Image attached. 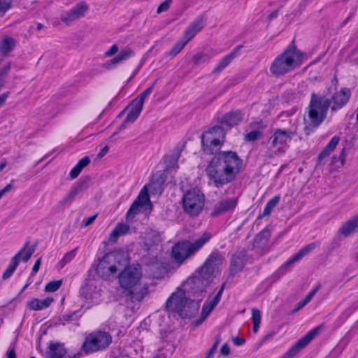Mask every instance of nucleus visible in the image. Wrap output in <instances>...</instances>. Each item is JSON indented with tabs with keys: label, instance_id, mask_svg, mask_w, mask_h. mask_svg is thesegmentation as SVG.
Returning <instances> with one entry per match:
<instances>
[{
	"label": "nucleus",
	"instance_id": "1",
	"mask_svg": "<svg viewBox=\"0 0 358 358\" xmlns=\"http://www.w3.org/2000/svg\"><path fill=\"white\" fill-rule=\"evenodd\" d=\"M241 159L232 151L220 152L215 155L206 168L210 180L217 187L231 182L239 173Z\"/></svg>",
	"mask_w": 358,
	"mask_h": 358
},
{
	"label": "nucleus",
	"instance_id": "2",
	"mask_svg": "<svg viewBox=\"0 0 358 358\" xmlns=\"http://www.w3.org/2000/svg\"><path fill=\"white\" fill-rule=\"evenodd\" d=\"M203 289L196 290L194 299H187L183 290L178 289L174 292L166 302L167 309L173 313H177L181 317H192L199 309V302L204 297Z\"/></svg>",
	"mask_w": 358,
	"mask_h": 358
},
{
	"label": "nucleus",
	"instance_id": "3",
	"mask_svg": "<svg viewBox=\"0 0 358 358\" xmlns=\"http://www.w3.org/2000/svg\"><path fill=\"white\" fill-rule=\"evenodd\" d=\"M142 273L138 266H125L119 274L122 288L129 291L131 299L141 301L148 293V288L140 282Z\"/></svg>",
	"mask_w": 358,
	"mask_h": 358
},
{
	"label": "nucleus",
	"instance_id": "4",
	"mask_svg": "<svg viewBox=\"0 0 358 358\" xmlns=\"http://www.w3.org/2000/svg\"><path fill=\"white\" fill-rule=\"evenodd\" d=\"M129 262V255L122 250H115L105 255L96 266L97 274L108 279L123 268Z\"/></svg>",
	"mask_w": 358,
	"mask_h": 358
},
{
	"label": "nucleus",
	"instance_id": "5",
	"mask_svg": "<svg viewBox=\"0 0 358 358\" xmlns=\"http://www.w3.org/2000/svg\"><path fill=\"white\" fill-rule=\"evenodd\" d=\"M303 54L294 47L288 48L272 62L270 71L276 76L283 75L299 66Z\"/></svg>",
	"mask_w": 358,
	"mask_h": 358
},
{
	"label": "nucleus",
	"instance_id": "6",
	"mask_svg": "<svg viewBox=\"0 0 358 358\" xmlns=\"http://www.w3.org/2000/svg\"><path fill=\"white\" fill-rule=\"evenodd\" d=\"M222 263L223 257L220 254H211L201 267L199 276L189 280L187 285H196L201 282L203 286L207 285L220 273Z\"/></svg>",
	"mask_w": 358,
	"mask_h": 358
},
{
	"label": "nucleus",
	"instance_id": "7",
	"mask_svg": "<svg viewBox=\"0 0 358 358\" xmlns=\"http://www.w3.org/2000/svg\"><path fill=\"white\" fill-rule=\"evenodd\" d=\"M330 106V98L313 94L308 107V118L305 119L306 127H318L325 119Z\"/></svg>",
	"mask_w": 358,
	"mask_h": 358
},
{
	"label": "nucleus",
	"instance_id": "8",
	"mask_svg": "<svg viewBox=\"0 0 358 358\" xmlns=\"http://www.w3.org/2000/svg\"><path fill=\"white\" fill-rule=\"evenodd\" d=\"M210 238L211 235L206 232L194 242L183 241L178 243L173 248V256L177 261L182 262L201 248Z\"/></svg>",
	"mask_w": 358,
	"mask_h": 358
},
{
	"label": "nucleus",
	"instance_id": "9",
	"mask_svg": "<svg viewBox=\"0 0 358 358\" xmlns=\"http://www.w3.org/2000/svg\"><path fill=\"white\" fill-rule=\"evenodd\" d=\"M112 343L111 335L105 331H94L89 334L82 345L87 354L103 350Z\"/></svg>",
	"mask_w": 358,
	"mask_h": 358
},
{
	"label": "nucleus",
	"instance_id": "10",
	"mask_svg": "<svg viewBox=\"0 0 358 358\" xmlns=\"http://www.w3.org/2000/svg\"><path fill=\"white\" fill-rule=\"evenodd\" d=\"M225 132L221 126H215L205 131L201 136L203 151L207 154L217 152L223 143Z\"/></svg>",
	"mask_w": 358,
	"mask_h": 358
},
{
	"label": "nucleus",
	"instance_id": "11",
	"mask_svg": "<svg viewBox=\"0 0 358 358\" xmlns=\"http://www.w3.org/2000/svg\"><path fill=\"white\" fill-rule=\"evenodd\" d=\"M204 201V195L199 189L187 191L182 201L184 211L192 216H196L202 210Z\"/></svg>",
	"mask_w": 358,
	"mask_h": 358
},
{
	"label": "nucleus",
	"instance_id": "12",
	"mask_svg": "<svg viewBox=\"0 0 358 358\" xmlns=\"http://www.w3.org/2000/svg\"><path fill=\"white\" fill-rule=\"evenodd\" d=\"M296 134V128L288 129H276L269 138L270 148L274 152L282 153L285 151L287 143Z\"/></svg>",
	"mask_w": 358,
	"mask_h": 358
},
{
	"label": "nucleus",
	"instance_id": "13",
	"mask_svg": "<svg viewBox=\"0 0 358 358\" xmlns=\"http://www.w3.org/2000/svg\"><path fill=\"white\" fill-rule=\"evenodd\" d=\"M152 185H145L140 192L137 199L132 203L127 214V219H132L135 215L139 213L141 208L150 205V199L148 195V189H150Z\"/></svg>",
	"mask_w": 358,
	"mask_h": 358
},
{
	"label": "nucleus",
	"instance_id": "14",
	"mask_svg": "<svg viewBox=\"0 0 358 358\" xmlns=\"http://www.w3.org/2000/svg\"><path fill=\"white\" fill-rule=\"evenodd\" d=\"M87 9V6L85 3L80 2L71 10L63 12L60 15V20L66 25L69 26L76 20L83 17Z\"/></svg>",
	"mask_w": 358,
	"mask_h": 358
},
{
	"label": "nucleus",
	"instance_id": "15",
	"mask_svg": "<svg viewBox=\"0 0 358 358\" xmlns=\"http://www.w3.org/2000/svg\"><path fill=\"white\" fill-rule=\"evenodd\" d=\"M320 330V327H318L310 331L305 336L299 340L297 343L287 351L285 356L287 358H291L296 355L318 334Z\"/></svg>",
	"mask_w": 358,
	"mask_h": 358
},
{
	"label": "nucleus",
	"instance_id": "16",
	"mask_svg": "<svg viewBox=\"0 0 358 358\" xmlns=\"http://www.w3.org/2000/svg\"><path fill=\"white\" fill-rule=\"evenodd\" d=\"M48 358H80L81 352L67 354L64 345L59 343H51L47 352Z\"/></svg>",
	"mask_w": 358,
	"mask_h": 358
},
{
	"label": "nucleus",
	"instance_id": "17",
	"mask_svg": "<svg viewBox=\"0 0 358 358\" xmlns=\"http://www.w3.org/2000/svg\"><path fill=\"white\" fill-rule=\"evenodd\" d=\"M101 289L93 282L87 283L81 289V294L89 303H97L101 296Z\"/></svg>",
	"mask_w": 358,
	"mask_h": 358
},
{
	"label": "nucleus",
	"instance_id": "18",
	"mask_svg": "<svg viewBox=\"0 0 358 358\" xmlns=\"http://www.w3.org/2000/svg\"><path fill=\"white\" fill-rule=\"evenodd\" d=\"M128 108H129V112L124 122L118 128L119 131L124 129L127 124L133 123L138 118L142 110L143 106L136 101H133L129 106Z\"/></svg>",
	"mask_w": 358,
	"mask_h": 358
},
{
	"label": "nucleus",
	"instance_id": "19",
	"mask_svg": "<svg viewBox=\"0 0 358 358\" xmlns=\"http://www.w3.org/2000/svg\"><path fill=\"white\" fill-rule=\"evenodd\" d=\"M224 286V285L222 286L216 296L213 298H208L204 303L201 311V320L198 322V324H201L208 316L215 306L217 304L222 294Z\"/></svg>",
	"mask_w": 358,
	"mask_h": 358
},
{
	"label": "nucleus",
	"instance_id": "20",
	"mask_svg": "<svg viewBox=\"0 0 358 358\" xmlns=\"http://www.w3.org/2000/svg\"><path fill=\"white\" fill-rule=\"evenodd\" d=\"M16 41L13 37L3 34L0 38V55L8 56L15 48Z\"/></svg>",
	"mask_w": 358,
	"mask_h": 358
},
{
	"label": "nucleus",
	"instance_id": "21",
	"mask_svg": "<svg viewBox=\"0 0 358 358\" xmlns=\"http://www.w3.org/2000/svg\"><path fill=\"white\" fill-rule=\"evenodd\" d=\"M358 231V215L345 222L338 230V233L347 237Z\"/></svg>",
	"mask_w": 358,
	"mask_h": 358
},
{
	"label": "nucleus",
	"instance_id": "22",
	"mask_svg": "<svg viewBox=\"0 0 358 358\" xmlns=\"http://www.w3.org/2000/svg\"><path fill=\"white\" fill-rule=\"evenodd\" d=\"M204 27L201 17L195 20L185 31L182 38L187 42L190 41Z\"/></svg>",
	"mask_w": 358,
	"mask_h": 358
},
{
	"label": "nucleus",
	"instance_id": "23",
	"mask_svg": "<svg viewBox=\"0 0 358 358\" xmlns=\"http://www.w3.org/2000/svg\"><path fill=\"white\" fill-rule=\"evenodd\" d=\"M350 96V90L349 89L343 88L340 92H336L331 96L334 101V105L331 106L332 110H336L338 108L343 107L348 101Z\"/></svg>",
	"mask_w": 358,
	"mask_h": 358
},
{
	"label": "nucleus",
	"instance_id": "24",
	"mask_svg": "<svg viewBox=\"0 0 358 358\" xmlns=\"http://www.w3.org/2000/svg\"><path fill=\"white\" fill-rule=\"evenodd\" d=\"M245 252L244 250L236 252L232 257L230 271L234 274L242 270L245 264Z\"/></svg>",
	"mask_w": 358,
	"mask_h": 358
},
{
	"label": "nucleus",
	"instance_id": "25",
	"mask_svg": "<svg viewBox=\"0 0 358 358\" xmlns=\"http://www.w3.org/2000/svg\"><path fill=\"white\" fill-rule=\"evenodd\" d=\"M237 203V199L236 198H230L221 201L215 207L213 212L214 215H217L226 213L227 211L233 210Z\"/></svg>",
	"mask_w": 358,
	"mask_h": 358
},
{
	"label": "nucleus",
	"instance_id": "26",
	"mask_svg": "<svg viewBox=\"0 0 358 358\" xmlns=\"http://www.w3.org/2000/svg\"><path fill=\"white\" fill-rule=\"evenodd\" d=\"M340 138L337 136H334L326 147L322 150L317 157L318 164H323L324 160L328 157L337 146Z\"/></svg>",
	"mask_w": 358,
	"mask_h": 358
},
{
	"label": "nucleus",
	"instance_id": "27",
	"mask_svg": "<svg viewBox=\"0 0 358 358\" xmlns=\"http://www.w3.org/2000/svg\"><path fill=\"white\" fill-rule=\"evenodd\" d=\"M133 54L134 52L130 48H125L122 49L116 57L108 61L106 63V66L108 68H112L115 65L127 60L130 57H131Z\"/></svg>",
	"mask_w": 358,
	"mask_h": 358
},
{
	"label": "nucleus",
	"instance_id": "28",
	"mask_svg": "<svg viewBox=\"0 0 358 358\" xmlns=\"http://www.w3.org/2000/svg\"><path fill=\"white\" fill-rule=\"evenodd\" d=\"M242 119L243 115L240 111L236 110L225 115L222 117L221 123L228 127H231L238 124Z\"/></svg>",
	"mask_w": 358,
	"mask_h": 358
},
{
	"label": "nucleus",
	"instance_id": "29",
	"mask_svg": "<svg viewBox=\"0 0 358 358\" xmlns=\"http://www.w3.org/2000/svg\"><path fill=\"white\" fill-rule=\"evenodd\" d=\"M129 226L125 223H119L116 225L115 229L110 233L108 237V241L110 243H114L117 241V238L122 235L128 233Z\"/></svg>",
	"mask_w": 358,
	"mask_h": 358
},
{
	"label": "nucleus",
	"instance_id": "30",
	"mask_svg": "<svg viewBox=\"0 0 358 358\" xmlns=\"http://www.w3.org/2000/svg\"><path fill=\"white\" fill-rule=\"evenodd\" d=\"M315 248L314 243L309 244L300 250L296 254L292 256L285 264L284 267H288L301 259Z\"/></svg>",
	"mask_w": 358,
	"mask_h": 358
},
{
	"label": "nucleus",
	"instance_id": "31",
	"mask_svg": "<svg viewBox=\"0 0 358 358\" xmlns=\"http://www.w3.org/2000/svg\"><path fill=\"white\" fill-rule=\"evenodd\" d=\"M53 299L51 297H48L43 300L33 299L28 303L27 306L31 310H40L49 307Z\"/></svg>",
	"mask_w": 358,
	"mask_h": 358
},
{
	"label": "nucleus",
	"instance_id": "32",
	"mask_svg": "<svg viewBox=\"0 0 358 358\" xmlns=\"http://www.w3.org/2000/svg\"><path fill=\"white\" fill-rule=\"evenodd\" d=\"M241 46H238L236 48H234L232 52H231L229 54L224 57L216 68L215 69V72H220L222 70H223L227 66L229 65V64L236 57V56L238 55L239 50H241Z\"/></svg>",
	"mask_w": 358,
	"mask_h": 358
},
{
	"label": "nucleus",
	"instance_id": "33",
	"mask_svg": "<svg viewBox=\"0 0 358 358\" xmlns=\"http://www.w3.org/2000/svg\"><path fill=\"white\" fill-rule=\"evenodd\" d=\"M215 54V51L213 50L206 52H199L193 56L192 61L194 64L199 65L201 63L208 62Z\"/></svg>",
	"mask_w": 358,
	"mask_h": 358
},
{
	"label": "nucleus",
	"instance_id": "34",
	"mask_svg": "<svg viewBox=\"0 0 358 358\" xmlns=\"http://www.w3.org/2000/svg\"><path fill=\"white\" fill-rule=\"evenodd\" d=\"M270 233L268 231H262L257 234L254 240V246L261 249H264L268 242Z\"/></svg>",
	"mask_w": 358,
	"mask_h": 358
},
{
	"label": "nucleus",
	"instance_id": "35",
	"mask_svg": "<svg viewBox=\"0 0 358 358\" xmlns=\"http://www.w3.org/2000/svg\"><path fill=\"white\" fill-rule=\"evenodd\" d=\"M80 190L81 187L80 186L72 187L69 193L59 201V205L66 206L71 204L76 196L78 194Z\"/></svg>",
	"mask_w": 358,
	"mask_h": 358
},
{
	"label": "nucleus",
	"instance_id": "36",
	"mask_svg": "<svg viewBox=\"0 0 358 358\" xmlns=\"http://www.w3.org/2000/svg\"><path fill=\"white\" fill-rule=\"evenodd\" d=\"M280 200V196H275L271 199L266 205L264 212L259 215V217L268 216L272 212L273 209L278 205Z\"/></svg>",
	"mask_w": 358,
	"mask_h": 358
},
{
	"label": "nucleus",
	"instance_id": "37",
	"mask_svg": "<svg viewBox=\"0 0 358 358\" xmlns=\"http://www.w3.org/2000/svg\"><path fill=\"white\" fill-rule=\"evenodd\" d=\"M34 250L33 248H27V245H25L16 255L14 257H17L18 259V263L20 259L23 262H27L29 258L31 257L34 253Z\"/></svg>",
	"mask_w": 358,
	"mask_h": 358
},
{
	"label": "nucleus",
	"instance_id": "38",
	"mask_svg": "<svg viewBox=\"0 0 358 358\" xmlns=\"http://www.w3.org/2000/svg\"><path fill=\"white\" fill-rule=\"evenodd\" d=\"M18 264H18V259H17V257H13L11 259V261H10V263L8 267L5 271V272L3 273L2 278L4 280L8 279V278H10L11 276V275L13 274V273L14 272V271L15 270V268H17V266H18Z\"/></svg>",
	"mask_w": 358,
	"mask_h": 358
},
{
	"label": "nucleus",
	"instance_id": "39",
	"mask_svg": "<svg viewBox=\"0 0 358 358\" xmlns=\"http://www.w3.org/2000/svg\"><path fill=\"white\" fill-rule=\"evenodd\" d=\"M187 43L188 42L182 37L169 51L168 55L176 56L184 48Z\"/></svg>",
	"mask_w": 358,
	"mask_h": 358
},
{
	"label": "nucleus",
	"instance_id": "40",
	"mask_svg": "<svg viewBox=\"0 0 358 358\" xmlns=\"http://www.w3.org/2000/svg\"><path fill=\"white\" fill-rule=\"evenodd\" d=\"M252 320L253 322V331L257 333L261 323V313L257 309L253 308L252 310Z\"/></svg>",
	"mask_w": 358,
	"mask_h": 358
},
{
	"label": "nucleus",
	"instance_id": "41",
	"mask_svg": "<svg viewBox=\"0 0 358 358\" xmlns=\"http://www.w3.org/2000/svg\"><path fill=\"white\" fill-rule=\"evenodd\" d=\"M345 150H343L338 156V160L337 159V157L336 156H334L332 157L331 166H333L334 169H338L341 166H343L344 162H345Z\"/></svg>",
	"mask_w": 358,
	"mask_h": 358
},
{
	"label": "nucleus",
	"instance_id": "42",
	"mask_svg": "<svg viewBox=\"0 0 358 358\" xmlns=\"http://www.w3.org/2000/svg\"><path fill=\"white\" fill-rule=\"evenodd\" d=\"M76 255V249H73L64 255L63 258L59 262L58 266L62 268L67 263L70 262Z\"/></svg>",
	"mask_w": 358,
	"mask_h": 358
},
{
	"label": "nucleus",
	"instance_id": "43",
	"mask_svg": "<svg viewBox=\"0 0 358 358\" xmlns=\"http://www.w3.org/2000/svg\"><path fill=\"white\" fill-rule=\"evenodd\" d=\"M262 135V130L261 129H253L245 134V139L248 141H254L259 138Z\"/></svg>",
	"mask_w": 358,
	"mask_h": 358
},
{
	"label": "nucleus",
	"instance_id": "44",
	"mask_svg": "<svg viewBox=\"0 0 358 358\" xmlns=\"http://www.w3.org/2000/svg\"><path fill=\"white\" fill-rule=\"evenodd\" d=\"M155 83H154L150 87H148L143 91L138 96H137L134 101L140 103L143 106L145 99L151 94L153 90V87Z\"/></svg>",
	"mask_w": 358,
	"mask_h": 358
},
{
	"label": "nucleus",
	"instance_id": "45",
	"mask_svg": "<svg viewBox=\"0 0 358 358\" xmlns=\"http://www.w3.org/2000/svg\"><path fill=\"white\" fill-rule=\"evenodd\" d=\"M320 286V285H317L314 289H313L307 296L306 297L299 301L297 304V310L303 308L304 306H306L312 299L313 297L315 296V294H316V292L319 290Z\"/></svg>",
	"mask_w": 358,
	"mask_h": 358
},
{
	"label": "nucleus",
	"instance_id": "46",
	"mask_svg": "<svg viewBox=\"0 0 358 358\" xmlns=\"http://www.w3.org/2000/svg\"><path fill=\"white\" fill-rule=\"evenodd\" d=\"M62 285L61 280H55L50 282L45 288V290L48 292H52L57 290Z\"/></svg>",
	"mask_w": 358,
	"mask_h": 358
},
{
	"label": "nucleus",
	"instance_id": "47",
	"mask_svg": "<svg viewBox=\"0 0 358 358\" xmlns=\"http://www.w3.org/2000/svg\"><path fill=\"white\" fill-rule=\"evenodd\" d=\"M10 69V65L8 64L6 66L3 67L0 70V90L4 85V79Z\"/></svg>",
	"mask_w": 358,
	"mask_h": 358
},
{
	"label": "nucleus",
	"instance_id": "48",
	"mask_svg": "<svg viewBox=\"0 0 358 358\" xmlns=\"http://www.w3.org/2000/svg\"><path fill=\"white\" fill-rule=\"evenodd\" d=\"M10 0H0V12L5 13L10 7Z\"/></svg>",
	"mask_w": 358,
	"mask_h": 358
},
{
	"label": "nucleus",
	"instance_id": "49",
	"mask_svg": "<svg viewBox=\"0 0 358 358\" xmlns=\"http://www.w3.org/2000/svg\"><path fill=\"white\" fill-rule=\"evenodd\" d=\"M172 2V0H166L162 3L160 4V6L157 8V13H160L162 12L166 11L169 9L171 3Z\"/></svg>",
	"mask_w": 358,
	"mask_h": 358
},
{
	"label": "nucleus",
	"instance_id": "50",
	"mask_svg": "<svg viewBox=\"0 0 358 358\" xmlns=\"http://www.w3.org/2000/svg\"><path fill=\"white\" fill-rule=\"evenodd\" d=\"M82 169L77 164L72 169L70 172V177L73 179L76 178L79 173L81 172Z\"/></svg>",
	"mask_w": 358,
	"mask_h": 358
},
{
	"label": "nucleus",
	"instance_id": "51",
	"mask_svg": "<svg viewBox=\"0 0 358 358\" xmlns=\"http://www.w3.org/2000/svg\"><path fill=\"white\" fill-rule=\"evenodd\" d=\"M96 217V215L85 218L82 222V226L85 227L90 225L94 221Z\"/></svg>",
	"mask_w": 358,
	"mask_h": 358
},
{
	"label": "nucleus",
	"instance_id": "52",
	"mask_svg": "<svg viewBox=\"0 0 358 358\" xmlns=\"http://www.w3.org/2000/svg\"><path fill=\"white\" fill-rule=\"evenodd\" d=\"M118 51V47L117 45H112L108 50H107L105 53L106 57H111L116 54Z\"/></svg>",
	"mask_w": 358,
	"mask_h": 358
},
{
	"label": "nucleus",
	"instance_id": "53",
	"mask_svg": "<svg viewBox=\"0 0 358 358\" xmlns=\"http://www.w3.org/2000/svg\"><path fill=\"white\" fill-rule=\"evenodd\" d=\"M90 159L88 157H85L83 159H81L77 165L83 169L84 167L87 166L90 164Z\"/></svg>",
	"mask_w": 358,
	"mask_h": 358
},
{
	"label": "nucleus",
	"instance_id": "54",
	"mask_svg": "<svg viewBox=\"0 0 358 358\" xmlns=\"http://www.w3.org/2000/svg\"><path fill=\"white\" fill-rule=\"evenodd\" d=\"M6 358H16L15 352L14 350V347L10 346L7 352H6Z\"/></svg>",
	"mask_w": 358,
	"mask_h": 358
},
{
	"label": "nucleus",
	"instance_id": "55",
	"mask_svg": "<svg viewBox=\"0 0 358 358\" xmlns=\"http://www.w3.org/2000/svg\"><path fill=\"white\" fill-rule=\"evenodd\" d=\"M220 352L222 355H228L230 352V350H229V346L227 345V344H224L222 348H221V350H220Z\"/></svg>",
	"mask_w": 358,
	"mask_h": 358
},
{
	"label": "nucleus",
	"instance_id": "56",
	"mask_svg": "<svg viewBox=\"0 0 358 358\" xmlns=\"http://www.w3.org/2000/svg\"><path fill=\"white\" fill-rule=\"evenodd\" d=\"M109 150V147L106 145L104 148H103L101 151L99 152L98 154V157L99 158H101L103 157L105 155H106L108 153Z\"/></svg>",
	"mask_w": 358,
	"mask_h": 358
},
{
	"label": "nucleus",
	"instance_id": "57",
	"mask_svg": "<svg viewBox=\"0 0 358 358\" xmlns=\"http://www.w3.org/2000/svg\"><path fill=\"white\" fill-rule=\"evenodd\" d=\"M12 188V185L10 184L7 185L3 189L0 190V199L4 195L6 192H9Z\"/></svg>",
	"mask_w": 358,
	"mask_h": 358
},
{
	"label": "nucleus",
	"instance_id": "58",
	"mask_svg": "<svg viewBox=\"0 0 358 358\" xmlns=\"http://www.w3.org/2000/svg\"><path fill=\"white\" fill-rule=\"evenodd\" d=\"M40 265H41V259H37V261L35 262L34 266H33V268H32V272L34 273H36L38 272V269H39V267H40Z\"/></svg>",
	"mask_w": 358,
	"mask_h": 358
},
{
	"label": "nucleus",
	"instance_id": "59",
	"mask_svg": "<svg viewBox=\"0 0 358 358\" xmlns=\"http://www.w3.org/2000/svg\"><path fill=\"white\" fill-rule=\"evenodd\" d=\"M233 342L236 345H241L245 343V339L236 337L233 339Z\"/></svg>",
	"mask_w": 358,
	"mask_h": 358
},
{
	"label": "nucleus",
	"instance_id": "60",
	"mask_svg": "<svg viewBox=\"0 0 358 358\" xmlns=\"http://www.w3.org/2000/svg\"><path fill=\"white\" fill-rule=\"evenodd\" d=\"M272 283H273V282H272V281H271L270 280H265V281L263 282V284H262V285H265V287H264V289L263 292H264V291H266V289H268L271 286Z\"/></svg>",
	"mask_w": 358,
	"mask_h": 358
},
{
	"label": "nucleus",
	"instance_id": "61",
	"mask_svg": "<svg viewBox=\"0 0 358 358\" xmlns=\"http://www.w3.org/2000/svg\"><path fill=\"white\" fill-rule=\"evenodd\" d=\"M7 97H8L7 93L0 94V107L4 103Z\"/></svg>",
	"mask_w": 358,
	"mask_h": 358
},
{
	"label": "nucleus",
	"instance_id": "62",
	"mask_svg": "<svg viewBox=\"0 0 358 358\" xmlns=\"http://www.w3.org/2000/svg\"><path fill=\"white\" fill-rule=\"evenodd\" d=\"M274 335L273 332H270L268 334H266L262 340V343H264L268 339H271Z\"/></svg>",
	"mask_w": 358,
	"mask_h": 358
},
{
	"label": "nucleus",
	"instance_id": "63",
	"mask_svg": "<svg viewBox=\"0 0 358 358\" xmlns=\"http://www.w3.org/2000/svg\"><path fill=\"white\" fill-rule=\"evenodd\" d=\"M216 345H214V346L210 350V351L208 353V357H210L213 355V354L215 352L216 350Z\"/></svg>",
	"mask_w": 358,
	"mask_h": 358
},
{
	"label": "nucleus",
	"instance_id": "64",
	"mask_svg": "<svg viewBox=\"0 0 358 358\" xmlns=\"http://www.w3.org/2000/svg\"><path fill=\"white\" fill-rule=\"evenodd\" d=\"M6 166V159H3L0 163V171H1Z\"/></svg>",
	"mask_w": 358,
	"mask_h": 358
}]
</instances>
